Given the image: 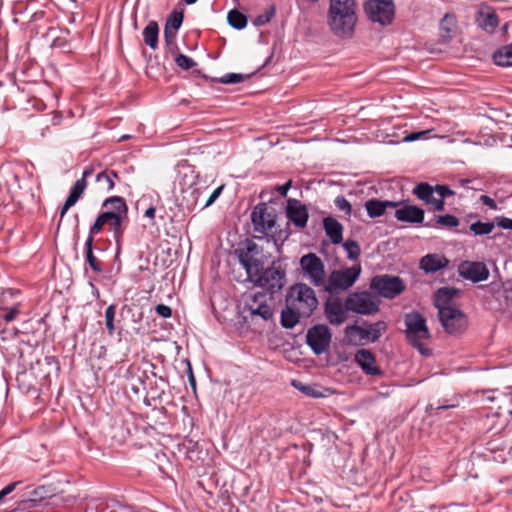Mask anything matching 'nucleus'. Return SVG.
Instances as JSON below:
<instances>
[{"label":"nucleus","instance_id":"nucleus-1","mask_svg":"<svg viewBox=\"0 0 512 512\" xmlns=\"http://www.w3.org/2000/svg\"><path fill=\"white\" fill-rule=\"evenodd\" d=\"M240 264L244 267L248 279L255 286L263 288L273 298L286 285V269L278 261L264 268L262 248L252 240L242 242L235 250Z\"/></svg>","mask_w":512,"mask_h":512},{"label":"nucleus","instance_id":"nucleus-2","mask_svg":"<svg viewBox=\"0 0 512 512\" xmlns=\"http://www.w3.org/2000/svg\"><path fill=\"white\" fill-rule=\"evenodd\" d=\"M358 18L355 0H330L327 23L332 33L340 38L352 37Z\"/></svg>","mask_w":512,"mask_h":512},{"label":"nucleus","instance_id":"nucleus-3","mask_svg":"<svg viewBox=\"0 0 512 512\" xmlns=\"http://www.w3.org/2000/svg\"><path fill=\"white\" fill-rule=\"evenodd\" d=\"M285 302L301 311L305 318H309L318 306L314 290L305 283L292 285L287 291Z\"/></svg>","mask_w":512,"mask_h":512},{"label":"nucleus","instance_id":"nucleus-4","mask_svg":"<svg viewBox=\"0 0 512 512\" xmlns=\"http://www.w3.org/2000/svg\"><path fill=\"white\" fill-rule=\"evenodd\" d=\"M272 299L265 292H256L249 296L243 306L244 320L256 322L272 319L274 314L273 307L270 304Z\"/></svg>","mask_w":512,"mask_h":512},{"label":"nucleus","instance_id":"nucleus-5","mask_svg":"<svg viewBox=\"0 0 512 512\" xmlns=\"http://www.w3.org/2000/svg\"><path fill=\"white\" fill-rule=\"evenodd\" d=\"M361 273V267L354 265L341 270H333L324 280V290L330 294H340L354 285Z\"/></svg>","mask_w":512,"mask_h":512},{"label":"nucleus","instance_id":"nucleus-6","mask_svg":"<svg viewBox=\"0 0 512 512\" xmlns=\"http://www.w3.org/2000/svg\"><path fill=\"white\" fill-rule=\"evenodd\" d=\"M128 207L120 196H111L102 204V212L92 224H122L126 220Z\"/></svg>","mask_w":512,"mask_h":512},{"label":"nucleus","instance_id":"nucleus-7","mask_svg":"<svg viewBox=\"0 0 512 512\" xmlns=\"http://www.w3.org/2000/svg\"><path fill=\"white\" fill-rule=\"evenodd\" d=\"M412 193L419 199L430 205L433 211L444 209L445 198L448 197V185H430L427 182L417 184Z\"/></svg>","mask_w":512,"mask_h":512},{"label":"nucleus","instance_id":"nucleus-8","mask_svg":"<svg viewBox=\"0 0 512 512\" xmlns=\"http://www.w3.org/2000/svg\"><path fill=\"white\" fill-rule=\"evenodd\" d=\"M406 338L421 353H425L422 347V341L430 337L429 329L423 315L418 311H412L405 315Z\"/></svg>","mask_w":512,"mask_h":512},{"label":"nucleus","instance_id":"nucleus-9","mask_svg":"<svg viewBox=\"0 0 512 512\" xmlns=\"http://www.w3.org/2000/svg\"><path fill=\"white\" fill-rule=\"evenodd\" d=\"M363 10L371 22L382 26L391 24L395 17L394 0H365Z\"/></svg>","mask_w":512,"mask_h":512},{"label":"nucleus","instance_id":"nucleus-10","mask_svg":"<svg viewBox=\"0 0 512 512\" xmlns=\"http://www.w3.org/2000/svg\"><path fill=\"white\" fill-rule=\"evenodd\" d=\"M282 211L283 202L280 198L272 197L267 201L259 202L251 210V224H277Z\"/></svg>","mask_w":512,"mask_h":512},{"label":"nucleus","instance_id":"nucleus-11","mask_svg":"<svg viewBox=\"0 0 512 512\" xmlns=\"http://www.w3.org/2000/svg\"><path fill=\"white\" fill-rule=\"evenodd\" d=\"M386 328L387 325L384 321H377L375 323L363 321L362 325L353 324L346 326L344 333L350 342H355L353 337L357 335L360 340L374 343L381 337Z\"/></svg>","mask_w":512,"mask_h":512},{"label":"nucleus","instance_id":"nucleus-12","mask_svg":"<svg viewBox=\"0 0 512 512\" xmlns=\"http://www.w3.org/2000/svg\"><path fill=\"white\" fill-rule=\"evenodd\" d=\"M370 288L384 298L393 299L405 290V283L398 276L383 274L372 278Z\"/></svg>","mask_w":512,"mask_h":512},{"label":"nucleus","instance_id":"nucleus-13","mask_svg":"<svg viewBox=\"0 0 512 512\" xmlns=\"http://www.w3.org/2000/svg\"><path fill=\"white\" fill-rule=\"evenodd\" d=\"M332 340L330 328L325 324L310 327L306 334V343L315 355H321L329 348Z\"/></svg>","mask_w":512,"mask_h":512},{"label":"nucleus","instance_id":"nucleus-14","mask_svg":"<svg viewBox=\"0 0 512 512\" xmlns=\"http://www.w3.org/2000/svg\"><path fill=\"white\" fill-rule=\"evenodd\" d=\"M345 305L349 311L361 315H373L379 310L378 303L372 299L367 291L349 294L345 299Z\"/></svg>","mask_w":512,"mask_h":512},{"label":"nucleus","instance_id":"nucleus-15","mask_svg":"<svg viewBox=\"0 0 512 512\" xmlns=\"http://www.w3.org/2000/svg\"><path fill=\"white\" fill-rule=\"evenodd\" d=\"M300 266L315 287L324 285L325 269L322 260L314 253L301 257Z\"/></svg>","mask_w":512,"mask_h":512},{"label":"nucleus","instance_id":"nucleus-16","mask_svg":"<svg viewBox=\"0 0 512 512\" xmlns=\"http://www.w3.org/2000/svg\"><path fill=\"white\" fill-rule=\"evenodd\" d=\"M457 271L464 280L471 283L486 281L490 275L487 265L482 261L464 260L458 265Z\"/></svg>","mask_w":512,"mask_h":512},{"label":"nucleus","instance_id":"nucleus-17","mask_svg":"<svg viewBox=\"0 0 512 512\" xmlns=\"http://www.w3.org/2000/svg\"><path fill=\"white\" fill-rule=\"evenodd\" d=\"M487 294H490L497 305L495 309L506 311L512 309V285L492 282L489 285L481 286Z\"/></svg>","mask_w":512,"mask_h":512},{"label":"nucleus","instance_id":"nucleus-18","mask_svg":"<svg viewBox=\"0 0 512 512\" xmlns=\"http://www.w3.org/2000/svg\"><path fill=\"white\" fill-rule=\"evenodd\" d=\"M397 207L393 209V217L397 221L408 224H423L424 209L409 204L408 202L396 201Z\"/></svg>","mask_w":512,"mask_h":512},{"label":"nucleus","instance_id":"nucleus-19","mask_svg":"<svg viewBox=\"0 0 512 512\" xmlns=\"http://www.w3.org/2000/svg\"><path fill=\"white\" fill-rule=\"evenodd\" d=\"M476 25L488 34H493L499 26L496 10L487 4H481L475 14Z\"/></svg>","mask_w":512,"mask_h":512},{"label":"nucleus","instance_id":"nucleus-20","mask_svg":"<svg viewBox=\"0 0 512 512\" xmlns=\"http://www.w3.org/2000/svg\"><path fill=\"white\" fill-rule=\"evenodd\" d=\"M354 362L368 376L379 377L384 374L383 370L377 365L375 355L368 349L357 350L354 355Z\"/></svg>","mask_w":512,"mask_h":512},{"label":"nucleus","instance_id":"nucleus-21","mask_svg":"<svg viewBox=\"0 0 512 512\" xmlns=\"http://www.w3.org/2000/svg\"><path fill=\"white\" fill-rule=\"evenodd\" d=\"M285 216L288 220L287 224H307L308 222V207L296 198H288L286 206L283 207Z\"/></svg>","mask_w":512,"mask_h":512},{"label":"nucleus","instance_id":"nucleus-22","mask_svg":"<svg viewBox=\"0 0 512 512\" xmlns=\"http://www.w3.org/2000/svg\"><path fill=\"white\" fill-rule=\"evenodd\" d=\"M364 206L369 218L376 219L385 216L386 219H389L393 217V209L397 207V203L396 201L372 198L367 200Z\"/></svg>","mask_w":512,"mask_h":512},{"label":"nucleus","instance_id":"nucleus-23","mask_svg":"<svg viewBox=\"0 0 512 512\" xmlns=\"http://www.w3.org/2000/svg\"><path fill=\"white\" fill-rule=\"evenodd\" d=\"M348 311L340 299L327 300L324 305L325 317L331 325L343 324L348 318Z\"/></svg>","mask_w":512,"mask_h":512},{"label":"nucleus","instance_id":"nucleus-24","mask_svg":"<svg viewBox=\"0 0 512 512\" xmlns=\"http://www.w3.org/2000/svg\"><path fill=\"white\" fill-rule=\"evenodd\" d=\"M134 430H136V427L131 416L115 420L111 428V437L117 444L122 445L128 442Z\"/></svg>","mask_w":512,"mask_h":512},{"label":"nucleus","instance_id":"nucleus-25","mask_svg":"<svg viewBox=\"0 0 512 512\" xmlns=\"http://www.w3.org/2000/svg\"><path fill=\"white\" fill-rule=\"evenodd\" d=\"M434 306L438 309V317L445 331H448V286L439 288L433 296Z\"/></svg>","mask_w":512,"mask_h":512},{"label":"nucleus","instance_id":"nucleus-26","mask_svg":"<svg viewBox=\"0 0 512 512\" xmlns=\"http://www.w3.org/2000/svg\"><path fill=\"white\" fill-rule=\"evenodd\" d=\"M255 72H252L250 74H242V73H227L219 78L217 77H209L207 76L206 74L202 73L201 70H193L192 74L194 76H199L207 81H211V82H214V83H222V84H237V83H240L246 79H249L251 78L255 73Z\"/></svg>","mask_w":512,"mask_h":512},{"label":"nucleus","instance_id":"nucleus-27","mask_svg":"<svg viewBox=\"0 0 512 512\" xmlns=\"http://www.w3.org/2000/svg\"><path fill=\"white\" fill-rule=\"evenodd\" d=\"M482 400L488 402L498 401L499 408H507V412L512 416V389L509 392H500L495 390H484Z\"/></svg>","mask_w":512,"mask_h":512},{"label":"nucleus","instance_id":"nucleus-28","mask_svg":"<svg viewBox=\"0 0 512 512\" xmlns=\"http://www.w3.org/2000/svg\"><path fill=\"white\" fill-rule=\"evenodd\" d=\"M468 327V318L459 308L450 304V335L462 334Z\"/></svg>","mask_w":512,"mask_h":512},{"label":"nucleus","instance_id":"nucleus-29","mask_svg":"<svg viewBox=\"0 0 512 512\" xmlns=\"http://www.w3.org/2000/svg\"><path fill=\"white\" fill-rule=\"evenodd\" d=\"M86 188V181L84 179H78L74 185L71 187L69 194L61 207L60 210V220L58 224H61V221L66 214V212L69 210L70 207H72L81 197L82 193L84 192Z\"/></svg>","mask_w":512,"mask_h":512},{"label":"nucleus","instance_id":"nucleus-30","mask_svg":"<svg viewBox=\"0 0 512 512\" xmlns=\"http://www.w3.org/2000/svg\"><path fill=\"white\" fill-rule=\"evenodd\" d=\"M334 206L340 213L339 217L345 221H350L351 216L358 218L361 215V207H353L351 203L343 195H338L334 199Z\"/></svg>","mask_w":512,"mask_h":512},{"label":"nucleus","instance_id":"nucleus-31","mask_svg":"<svg viewBox=\"0 0 512 512\" xmlns=\"http://www.w3.org/2000/svg\"><path fill=\"white\" fill-rule=\"evenodd\" d=\"M301 318H305L301 311L286 303L281 311L280 323L283 328L292 329L300 322Z\"/></svg>","mask_w":512,"mask_h":512},{"label":"nucleus","instance_id":"nucleus-32","mask_svg":"<svg viewBox=\"0 0 512 512\" xmlns=\"http://www.w3.org/2000/svg\"><path fill=\"white\" fill-rule=\"evenodd\" d=\"M492 61L498 67H512V42L498 47L492 53Z\"/></svg>","mask_w":512,"mask_h":512},{"label":"nucleus","instance_id":"nucleus-33","mask_svg":"<svg viewBox=\"0 0 512 512\" xmlns=\"http://www.w3.org/2000/svg\"><path fill=\"white\" fill-rule=\"evenodd\" d=\"M448 264V259L437 254H427L420 261V268L426 273H434Z\"/></svg>","mask_w":512,"mask_h":512},{"label":"nucleus","instance_id":"nucleus-34","mask_svg":"<svg viewBox=\"0 0 512 512\" xmlns=\"http://www.w3.org/2000/svg\"><path fill=\"white\" fill-rule=\"evenodd\" d=\"M132 390L134 393L138 394L140 392V387L143 390L146 384H150L151 381H156V374L153 371H146L137 369V371L132 375Z\"/></svg>","mask_w":512,"mask_h":512},{"label":"nucleus","instance_id":"nucleus-35","mask_svg":"<svg viewBox=\"0 0 512 512\" xmlns=\"http://www.w3.org/2000/svg\"><path fill=\"white\" fill-rule=\"evenodd\" d=\"M478 202L483 206H486L488 210L502 211L506 208H512V194L499 200H495L494 198L483 194L479 197Z\"/></svg>","mask_w":512,"mask_h":512},{"label":"nucleus","instance_id":"nucleus-36","mask_svg":"<svg viewBox=\"0 0 512 512\" xmlns=\"http://www.w3.org/2000/svg\"><path fill=\"white\" fill-rule=\"evenodd\" d=\"M144 43L152 50L158 48L159 26L154 20L149 21L142 32Z\"/></svg>","mask_w":512,"mask_h":512},{"label":"nucleus","instance_id":"nucleus-37","mask_svg":"<svg viewBox=\"0 0 512 512\" xmlns=\"http://www.w3.org/2000/svg\"><path fill=\"white\" fill-rule=\"evenodd\" d=\"M465 224H512V211H508V216L497 215L486 221L479 219L477 214L469 213L465 218Z\"/></svg>","mask_w":512,"mask_h":512},{"label":"nucleus","instance_id":"nucleus-38","mask_svg":"<svg viewBox=\"0 0 512 512\" xmlns=\"http://www.w3.org/2000/svg\"><path fill=\"white\" fill-rule=\"evenodd\" d=\"M85 261L94 272L98 274L103 272L99 260L93 253V239L91 237H87L85 241Z\"/></svg>","mask_w":512,"mask_h":512},{"label":"nucleus","instance_id":"nucleus-39","mask_svg":"<svg viewBox=\"0 0 512 512\" xmlns=\"http://www.w3.org/2000/svg\"><path fill=\"white\" fill-rule=\"evenodd\" d=\"M228 24L237 30H242L247 26V17L237 9H233L228 12L227 15Z\"/></svg>","mask_w":512,"mask_h":512},{"label":"nucleus","instance_id":"nucleus-40","mask_svg":"<svg viewBox=\"0 0 512 512\" xmlns=\"http://www.w3.org/2000/svg\"><path fill=\"white\" fill-rule=\"evenodd\" d=\"M159 382L164 383V379L162 377L156 376V381H151L150 384H146L143 391L146 392V395L150 397L152 400L161 399L164 394V387L159 385Z\"/></svg>","mask_w":512,"mask_h":512},{"label":"nucleus","instance_id":"nucleus-41","mask_svg":"<svg viewBox=\"0 0 512 512\" xmlns=\"http://www.w3.org/2000/svg\"><path fill=\"white\" fill-rule=\"evenodd\" d=\"M136 209L138 213H142L149 220H153L157 212L156 207L149 203L148 198L138 200L136 202Z\"/></svg>","mask_w":512,"mask_h":512},{"label":"nucleus","instance_id":"nucleus-42","mask_svg":"<svg viewBox=\"0 0 512 512\" xmlns=\"http://www.w3.org/2000/svg\"><path fill=\"white\" fill-rule=\"evenodd\" d=\"M183 19H184L183 12H179L177 10H174L168 16L164 27H167L168 30H172V31L177 32L180 29V27H181V25L183 23Z\"/></svg>","mask_w":512,"mask_h":512},{"label":"nucleus","instance_id":"nucleus-43","mask_svg":"<svg viewBox=\"0 0 512 512\" xmlns=\"http://www.w3.org/2000/svg\"><path fill=\"white\" fill-rule=\"evenodd\" d=\"M276 8L274 5H271L268 9L265 10L264 13L257 15L254 20L253 24L256 27L264 26L268 24L271 19L275 16Z\"/></svg>","mask_w":512,"mask_h":512},{"label":"nucleus","instance_id":"nucleus-44","mask_svg":"<svg viewBox=\"0 0 512 512\" xmlns=\"http://www.w3.org/2000/svg\"><path fill=\"white\" fill-rule=\"evenodd\" d=\"M294 387L300 390L305 395L312 397V398H322L324 397V393H322L319 388L315 385H304V384H296L293 383Z\"/></svg>","mask_w":512,"mask_h":512},{"label":"nucleus","instance_id":"nucleus-45","mask_svg":"<svg viewBox=\"0 0 512 512\" xmlns=\"http://www.w3.org/2000/svg\"><path fill=\"white\" fill-rule=\"evenodd\" d=\"M116 315V306L114 304L109 305L105 310V326L110 335H113L115 331L114 319Z\"/></svg>","mask_w":512,"mask_h":512},{"label":"nucleus","instance_id":"nucleus-46","mask_svg":"<svg viewBox=\"0 0 512 512\" xmlns=\"http://www.w3.org/2000/svg\"><path fill=\"white\" fill-rule=\"evenodd\" d=\"M333 244L342 243L343 226H323Z\"/></svg>","mask_w":512,"mask_h":512},{"label":"nucleus","instance_id":"nucleus-47","mask_svg":"<svg viewBox=\"0 0 512 512\" xmlns=\"http://www.w3.org/2000/svg\"><path fill=\"white\" fill-rule=\"evenodd\" d=\"M20 307L21 304L19 302L14 303L11 307H6L2 305L1 311H4L5 313L2 315V318L5 322L9 323L16 319V317L20 314Z\"/></svg>","mask_w":512,"mask_h":512},{"label":"nucleus","instance_id":"nucleus-48","mask_svg":"<svg viewBox=\"0 0 512 512\" xmlns=\"http://www.w3.org/2000/svg\"><path fill=\"white\" fill-rule=\"evenodd\" d=\"M175 63L179 68L185 71L190 70L197 65L193 58L182 53H179L175 57Z\"/></svg>","mask_w":512,"mask_h":512},{"label":"nucleus","instance_id":"nucleus-49","mask_svg":"<svg viewBox=\"0 0 512 512\" xmlns=\"http://www.w3.org/2000/svg\"><path fill=\"white\" fill-rule=\"evenodd\" d=\"M471 182L472 180L467 178H450V198L456 195V192L452 189V187H460L465 189L467 192L473 190V188L469 186Z\"/></svg>","mask_w":512,"mask_h":512},{"label":"nucleus","instance_id":"nucleus-50","mask_svg":"<svg viewBox=\"0 0 512 512\" xmlns=\"http://www.w3.org/2000/svg\"><path fill=\"white\" fill-rule=\"evenodd\" d=\"M308 220L311 219L312 224H321L326 212L319 209L316 205L307 204Z\"/></svg>","mask_w":512,"mask_h":512},{"label":"nucleus","instance_id":"nucleus-51","mask_svg":"<svg viewBox=\"0 0 512 512\" xmlns=\"http://www.w3.org/2000/svg\"><path fill=\"white\" fill-rule=\"evenodd\" d=\"M344 248L348 254V258L355 260L360 256L361 250L358 243L354 240H347L344 244Z\"/></svg>","mask_w":512,"mask_h":512},{"label":"nucleus","instance_id":"nucleus-52","mask_svg":"<svg viewBox=\"0 0 512 512\" xmlns=\"http://www.w3.org/2000/svg\"><path fill=\"white\" fill-rule=\"evenodd\" d=\"M224 187H225V185L222 184V185L218 186L217 188H215L212 191V193L210 194V196L207 198L205 203L203 204L202 208L211 206L220 197V195L223 192Z\"/></svg>","mask_w":512,"mask_h":512},{"label":"nucleus","instance_id":"nucleus-53","mask_svg":"<svg viewBox=\"0 0 512 512\" xmlns=\"http://www.w3.org/2000/svg\"><path fill=\"white\" fill-rule=\"evenodd\" d=\"M102 181L107 184L108 191L113 190L115 183L105 171H101L96 175V182L101 183Z\"/></svg>","mask_w":512,"mask_h":512},{"label":"nucleus","instance_id":"nucleus-54","mask_svg":"<svg viewBox=\"0 0 512 512\" xmlns=\"http://www.w3.org/2000/svg\"><path fill=\"white\" fill-rule=\"evenodd\" d=\"M465 135L464 132H460V131H457V132H451L450 131V140H449V143L450 144H456L457 142H462V143H469L471 144L472 141L469 139V138H465V139H462V137Z\"/></svg>","mask_w":512,"mask_h":512},{"label":"nucleus","instance_id":"nucleus-55","mask_svg":"<svg viewBox=\"0 0 512 512\" xmlns=\"http://www.w3.org/2000/svg\"><path fill=\"white\" fill-rule=\"evenodd\" d=\"M155 312L163 318H170L172 316V309L165 304H158L155 307Z\"/></svg>","mask_w":512,"mask_h":512},{"label":"nucleus","instance_id":"nucleus-56","mask_svg":"<svg viewBox=\"0 0 512 512\" xmlns=\"http://www.w3.org/2000/svg\"><path fill=\"white\" fill-rule=\"evenodd\" d=\"M476 235H487L492 232L494 226H469Z\"/></svg>","mask_w":512,"mask_h":512},{"label":"nucleus","instance_id":"nucleus-57","mask_svg":"<svg viewBox=\"0 0 512 512\" xmlns=\"http://www.w3.org/2000/svg\"><path fill=\"white\" fill-rule=\"evenodd\" d=\"M292 187V180L289 179L287 182H285L284 184L282 185H277L275 187V190L282 196V197H286L287 194H288V191L290 190V188Z\"/></svg>","mask_w":512,"mask_h":512},{"label":"nucleus","instance_id":"nucleus-58","mask_svg":"<svg viewBox=\"0 0 512 512\" xmlns=\"http://www.w3.org/2000/svg\"><path fill=\"white\" fill-rule=\"evenodd\" d=\"M19 482H12L10 484H8L7 486H5L1 491H0V502L2 501V499L7 496L8 494H10L11 492H13L16 488V486L18 485Z\"/></svg>","mask_w":512,"mask_h":512},{"label":"nucleus","instance_id":"nucleus-59","mask_svg":"<svg viewBox=\"0 0 512 512\" xmlns=\"http://www.w3.org/2000/svg\"><path fill=\"white\" fill-rule=\"evenodd\" d=\"M176 33L177 32L168 30L167 27H164V40L167 45H171L174 42Z\"/></svg>","mask_w":512,"mask_h":512},{"label":"nucleus","instance_id":"nucleus-60","mask_svg":"<svg viewBox=\"0 0 512 512\" xmlns=\"http://www.w3.org/2000/svg\"><path fill=\"white\" fill-rule=\"evenodd\" d=\"M428 133V131H421V132H412L410 134H408L406 137H405V141L406 142H413V141H417L419 140L420 138H422L424 135H426Z\"/></svg>","mask_w":512,"mask_h":512},{"label":"nucleus","instance_id":"nucleus-61","mask_svg":"<svg viewBox=\"0 0 512 512\" xmlns=\"http://www.w3.org/2000/svg\"><path fill=\"white\" fill-rule=\"evenodd\" d=\"M254 227V232L255 233H261V234H264V235H268L269 233H272L274 232V228H276L277 226H253Z\"/></svg>","mask_w":512,"mask_h":512},{"label":"nucleus","instance_id":"nucleus-62","mask_svg":"<svg viewBox=\"0 0 512 512\" xmlns=\"http://www.w3.org/2000/svg\"><path fill=\"white\" fill-rule=\"evenodd\" d=\"M114 237L116 239L117 246L119 247L121 244V239L124 233V226H114Z\"/></svg>","mask_w":512,"mask_h":512},{"label":"nucleus","instance_id":"nucleus-63","mask_svg":"<svg viewBox=\"0 0 512 512\" xmlns=\"http://www.w3.org/2000/svg\"><path fill=\"white\" fill-rule=\"evenodd\" d=\"M44 489V487H38L36 488L32 495L34 496L33 498H30L28 500L25 501V503L28 504V507H34L38 501V499L36 498V496L39 494L40 491H42Z\"/></svg>","mask_w":512,"mask_h":512},{"label":"nucleus","instance_id":"nucleus-64","mask_svg":"<svg viewBox=\"0 0 512 512\" xmlns=\"http://www.w3.org/2000/svg\"><path fill=\"white\" fill-rule=\"evenodd\" d=\"M321 224H340V222L333 216L325 214L324 218H322Z\"/></svg>","mask_w":512,"mask_h":512}]
</instances>
